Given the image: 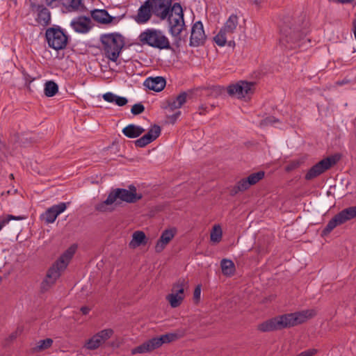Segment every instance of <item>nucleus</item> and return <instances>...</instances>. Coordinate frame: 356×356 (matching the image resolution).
Segmentation results:
<instances>
[{"mask_svg":"<svg viewBox=\"0 0 356 356\" xmlns=\"http://www.w3.org/2000/svg\"><path fill=\"white\" fill-rule=\"evenodd\" d=\"M307 25L305 13L285 15L280 24V43L286 49H296L307 41L310 42V40L305 39Z\"/></svg>","mask_w":356,"mask_h":356,"instance_id":"1","label":"nucleus"},{"mask_svg":"<svg viewBox=\"0 0 356 356\" xmlns=\"http://www.w3.org/2000/svg\"><path fill=\"white\" fill-rule=\"evenodd\" d=\"M314 315V310H303L280 315L258 324L257 330L261 332H269L294 327L305 322Z\"/></svg>","mask_w":356,"mask_h":356,"instance_id":"2","label":"nucleus"},{"mask_svg":"<svg viewBox=\"0 0 356 356\" xmlns=\"http://www.w3.org/2000/svg\"><path fill=\"white\" fill-rule=\"evenodd\" d=\"M77 246L74 244L67 248L48 270L46 277L41 283V291H47L60 277L74 256Z\"/></svg>","mask_w":356,"mask_h":356,"instance_id":"3","label":"nucleus"},{"mask_svg":"<svg viewBox=\"0 0 356 356\" xmlns=\"http://www.w3.org/2000/svg\"><path fill=\"white\" fill-rule=\"evenodd\" d=\"M184 330H177L175 332L166 333L160 337H154L143 343L141 345L131 350L133 355L138 353H149L156 348H159L164 343H168L175 341L185 336Z\"/></svg>","mask_w":356,"mask_h":356,"instance_id":"4","label":"nucleus"},{"mask_svg":"<svg viewBox=\"0 0 356 356\" xmlns=\"http://www.w3.org/2000/svg\"><path fill=\"white\" fill-rule=\"evenodd\" d=\"M101 42L106 56L115 62L124 45L123 36L116 33L104 34L101 36Z\"/></svg>","mask_w":356,"mask_h":356,"instance_id":"5","label":"nucleus"},{"mask_svg":"<svg viewBox=\"0 0 356 356\" xmlns=\"http://www.w3.org/2000/svg\"><path fill=\"white\" fill-rule=\"evenodd\" d=\"M167 18L169 32L173 37L176 38V44L179 46L178 43L181 40L180 33L185 27L183 9L179 3H175L172 5L171 13H169Z\"/></svg>","mask_w":356,"mask_h":356,"instance_id":"6","label":"nucleus"},{"mask_svg":"<svg viewBox=\"0 0 356 356\" xmlns=\"http://www.w3.org/2000/svg\"><path fill=\"white\" fill-rule=\"evenodd\" d=\"M139 40L143 44H147L159 49H170L168 38L159 30L147 29L139 35Z\"/></svg>","mask_w":356,"mask_h":356,"instance_id":"7","label":"nucleus"},{"mask_svg":"<svg viewBox=\"0 0 356 356\" xmlns=\"http://www.w3.org/2000/svg\"><path fill=\"white\" fill-rule=\"evenodd\" d=\"M356 217V206L350 207L335 215L322 232L323 236L329 234L337 226L343 224Z\"/></svg>","mask_w":356,"mask_h":356,"instance_id":"8","label":"nucleus"},{"mask_svg":"<svg viewBox=\"0 0 356 356\" xmlns=\"http://www.w3.org/2000/svg\"><path fill=\"white\" fill-rule=\"evenodd\" d=\"M238 24V17L236 15L232 14L225 22L219 33L214 37L215 42L220 47L225 45L229 36L232 35Z\"/></svg>","mask_w":356,"mask_h":356,"instance_id":"9","label":"nucleus"},{"mask_svg":"<svg viewBox=\"0 0 356 356\" xmlns=\"http://www.w3.org/2000/svg\"><path fill=\"white\" fill-rule=\"evenodd\" d=\"M48 44L55 50L63 49L67 43V36L60 28H49L45 33Z\"/></svg>","mask_w":356,"mask_h":356,"instance_id":"10","label":"nucleus"},{"mask_svg":"<svg viewBox=\"0 0 356 356\" xmlns=\"http://www.w3.org/2000/svg\"><path fill=\"white\" fill-rule=\"evenodd\" d=\"M110 193L115 202L120 200L127 203H135L143 197L141 194L137 193L136 188L133 185L129 186V190L115 188L113 189Z\"/></svg>","mask_w":356,"mask_h":356,"instance_id":"11","label":"nucleus"},{"mask_svg":"<svg viewBox=\"0 0 356 356\" xmlns=\"http://www.w3.org/2000/svg\"><path fill=\"white\" fill-rule=\"evenodd\" d=\"M337 161L336 156L327 157L312 166L305 175L307 180H311L330 168Z\"/></svg>","mask_w":356,"mask_h":356,"instance_id":"12","label":"nucleus"},{"mask_svg":"<svg viewBox=\"0 0 356 356\" xmlns=\"http://www.w3.org/2000/svg\"><path fill=\"white\" fill-rule=\"evenodd\" d=\"M113 333V330L111 328L102 330L87 340L84 348L90 350H96L109 339Z\"/></svg>","mask_w":356,"mask_h":356,"instance_id":"13","label":"nucleus"},{"mask_svg":"<svg viewBox=\"0 0 356 356\" xmlns=\"http://www.w3.org/2000/svg\"><path fill=\"white\" fill-rule=\"evenodd\" d=\"M153 14L161 20L167 18L172 8V0H150Z\"/></svg>","mask_w":356,"mask_h":356,"instance_id":"14","label":"nucleus"},{"mask_svg":"<svg viewBox=\"0 0 356 356\" xmlns=\"http://www.w3.org/2000/svg\"><path fill=\"white\" fill-rule=\"evenodd\" d=\"M253 87V83L241 81L236 84L230 85L227 88V92L229 95H234L238 98H243L252 93Z\"/></svg>","mask_w":356,"mask_h":356,"instance_id":"15","label":"nucleus"},{"mask_svg":"<svg viewBox=\"0 0 356 356\" xmlns=\"http://www.w3.org/2000/svg\"><path fill=\"white\" fill-rule=\"evenodd\" d=\"M206 38L202 23L200 21L196 22L192 26L190 45L192 47L202 45Z\"/></svg>","mask_w":356,"mask_h":356,"instance_id":"16","label":"nucleus"},{"mask_svg":"<svg viewBox=\"0 0 356 356\" xmlns=\"http://www.w3.org/2000/svg\"><path fill=\"white\" fill-rule=\"evenodd\" d=\"M30 6L32 12L38 13L36 21L40 25L46 26L50 24L51 13L47 8L43 5L36 4L35 3H31Z\"/></svg>","mask_w":356,"mask_h":356,"instance_id":"17","label":"nucleus"},{"mask_svg":"<svg viewBox=\"0 0 356 356\" xmlns=\"http://www.w3.org/2000/svg\"><path fill=\"white\" fill-rule=\"evenodd\" d=\"M70 26L74 31L80 33H86L92 28V21L89 17L79 16L74 18L70 23Z\"/></svg>","mask_w":356,"mask_h":356,"instance_id":"18","label":"nucleus"},{"mask_svg":"<svg viewBox=\"0 0 356 356\" xmlns=\"http://www.w3.org/2000/svg\"><path fill=\"white\" fill-rule=\"evenodd\" d=\"M177 233V229L175 227H171L170 229H165L154 247L156 252H161L166 247V245L171 241L175 237Z\"/></svg>","mask_w":356,"mask_h":356,"instance_id":"19","label":"nucleus"},{"mask_svg":"<svg viewBox=\"0 0 356 356\" xmlns=\"http://www.w3.org/2000/svg\"><path fill=\"white\" fill-rule=\"evenodd\" d=\"M65 202H60L58 204L53 205L42 214V218L47 223H53L58 215L65 211L67 208Z\"/></svg>","mask_w":356,"mask_h":356,"instance_id":"20","label":"nucleus"},{"mask_svg":"<svg viewBox=\"0 0 356 356\" xmlns=\"http://www.w3.org/2000/svg\"><path fill=\"white\" fill-rule=\"evenodd\" d=\"M152 6L150 0H147L138 9L137 15L134 17L135 21L138 24H144L149 20L152 16Z\"/></svg>","mask_w":356,"mask_h":356,"instance_id":"21","label":"nucleus"},{"mask_svg":"<svg viewBox=\"0 0 356 356\" xmlns=\"http://www.w3.org/2000/svg\"><path fill=\"white\" fill-rule=\"evenodd\" d=\"M165 79L162 76L149 77L145 81L144 86L149 90L160 92L165 88Z\"/></svg>","mask_w":356,"mask_h":356,"instance_id":"22","label":"nucleus"},{"mask_svg":"<svg viewBox=\"0 0 356 356\" xmlns=\"http://www.w3.org/2000/svg\"><path fill=\"white\" fill-rule=\"evenodd\" d=\"M91 17L97 22L101 24H108L114 19L105 10H95L91 12Z\"/></svg>","mask_w":356,"mask_h":356,"instance_id":"23","label":"nucleus"},{"mask_svg":"<svg viewBox=\"0 0 356 356\" xmlns=\"http://www.w3.org/2000/svg\"><path fill=\"white\" fill-rule=\"evenodd\" d=\"M147 239L143 231H136L133 233L132 239L129 243L130 248L135 249L141 245H145Z\"/></svg>","mask_w":356,"mask_h":356,"instance_id":"24","label":"nucleus"},{"mask_svg":"<svg viewBox=\"0 0 356 356\" xmlns=\"http://www.w3.org/2000/svg\"><path fill=\"white\" fill-rule=\"evenodd\" d=\"M188 97V92H181L175 98H172L168 100V108L171 111L181 108L184 104V103H186Z\"/></svg>","mask_w":356,"mask_h":356,"instance_id":"25","label":"nucleus"},{"mask_svg":"<svg viewBox=\"0 0 356 356\" xmlns=\"http://www.w3.org/2000/svg\"><path fill=\"white\" fill-rule=\"evenodd\" d=\"M145 129L140 126L129 124L122 129V133L129 138H135L140 136Z\"/></svg>","mask_w":356,"mask_h":356,"instance_id":"26","label":"nucleus"},{"mask_svg":"<svg viewBox=\"0 0 356 356\" xmlns=\"http://www.w3.org/2000/svg\"><path fill=\"white\" fill-rule=\"evenodd\" d=\"M115 202L113 200V196L111 195V193H109L106 200L97 204L95 207V209L96 211L101 213L111 211L113 209H112L111 206Z\"/></svg>","mask_w":356,"mask_h":356,"instance_id":"27","label":"nucleus"},{"mask_svg":"<svg viewBox=\"0 0 356 356\" xmlns=\"http://www.w3.org/2000/svg\"><path fill=\"white\" fill-rule=\"evenodd\" d=\"M103 99L110 103L115 102L119 106H123L128 102L126 97L118 96L112 92H106L103 95Z\"/></svg>","mask_w":356,"mask_h":356,"instance_id":"28","label":"nucleus"},{"mask_svg":"<svg viewBox=\"0 0 356 356\" xmlns=\"http://www.w3.org/2000/svg\"><path fill=\"white\" fill-rule=\"evenodd\" d=\"M222 273L226 276H232L235 272V265L230 259H223L220 261Z\"/></svg>","mask_w":356,"mask_h":356,"instance_id":"29","label":"nucleus"},{"mask_svg":"<svg viewBox=\"0 0 356 356\" xmlns=\"http://www.w3.org/2000/svg\"><path fill=\"white\" fill-rule=\"evenodd\" d=\"M251 186L250 184L248 182V179L244 178L238 181L235 186L231 191L232 195H235L238 192L245 191Z\"/></svg>","mask_w":356,"mask_h":356,"instance_id":"30","label":"nucleus"},{"mask_svg":"<svg viewBox=\"0 0 356 356\" xmlns=\"http://www.w3.org/2000/svg\"><path fill=\"white\" fill-rule=\"evenodd\" d=\"M58 91V85L53 81H47L44 85V95L47 97H53Z\"/></svg>","mask_w":356,"mask_h":356,"instance_id":"31","label":"nucleus"},{"mask_svg":"<svg viewBox=\"0 0 356 356\" xmlns=\"http://www.w3.org/2000/svg\"><path fill=\"white\" fill-rule=\"evenodd\" d=\"M63 4L68 8L69 11L78 10L83 6L82 0H62Z\"/></svg>","mask_w":356,"mask_h":356,"instance_id":"32","label":"nucleus"},{"mask_svg":"<svg viewBox=\"0 0 356 356\" xmlns=\"http://www.w3.org/2000/svg\"><path fill=\"white\" fill-rule=\"evenodd\" d=\"M166 300L169 302L172 307L175 308L181 304L184 298L177 294L171 293L166 296Z\"/></svg>","mask_w":356,"mask_h":356,"instance_id":"33","label":"nucleus"},{"mask_svg":"<svg viewBox=\"0 0 356 356\" xmlns=\"http://www.w3.org/2000/svg\"><path fill=\"white\" fill-rule=\"evenodd\" d=\"M53 343L51 339L47 338L45 339L40 340L35 347L33 348L34 351H42L49 348Z\"/></svg>","mask_w":356,"mask_h":356,"instance_id":"34","label":"nucleus"},{"mask_svg":"<svg viewBox=\"0 0 356 356\" xmlns=\"http://www.w3.org/2000/svg\"><path fill=\"white\" fill-rule=\"evenodd\" d=\"M211 241L218 243L222 238V229L220 225H214L210 235Z\"/></svg>","mask_w":356,"mask_h":356,"instance_id":"35","label":"nucleus"},{"mask_svg":"<svg viewBox=\"0 0 356 356\" xmlns=\"http://www.w3.org/2000/svg\"><path fill=\"white\" fill-rule=\"evenodd\" d=\"M264 171L252 173L247 177L248 182L250 184L251 186L254 185L264 177Z\"/></svg>","mask_w":356,"mask_h":356,"instance_id":"36","label":"nucleus"},{"mask_svg":"<svg viewBox=\"0 0 356 356\" xmlns=\"http://www.w3.org/2000/svg\"><path fill=\"white\" fill-rule=\"evenodd\" d=\"M161 134V127L156 124H154L145 135L150 136L151 141L156 140Z\"/></svg>","mask_w":356,"mask_h":356,"instance_id":"37","label":"nucleus"},{"mask_svg":"<svg viewBox=\"0 0 356 356\" xmlns=\"http://www.w3.org/2000/svg\"><path fill=\"white\" fill-rule=\"evenodd\" d=\"M150 138V136L145 134L139 139L135 140V145L138 147H144L152 142L151 141Z\"/></svg>","mask_w":356,"mask_h":356,"instance_id":"38","label":"nucleus"},{"mask_svg":"<svg viewBox=\"0 0 356 356\" xmlns=\"http://www.w3.org/2000/svg\"><path fill=\"white\" fill-rule=\"evenodd\" d=\"M144 111L145 106L141 103L134 104L131 109V113L135 115L143 113Z\"/></svg>","mask_w":356,"mask_h":356,"instance_id":"39","label":"nucleus"},{"mask_svg":"<svg viewBox=\"0 0 356 356\" xmlns=\"http://www.w3.org/2000/svg\"><path fill=\"white\" fill-rule=\"evenodd\" d=\"M277 122H279V120L277 118H276L273 116H268L261 121L260 126L265 127V126L273 124Z\"/></svg>","mask_w":356,"mask_h":356,"instance_id":"40","label":"nucleus"},{"mask_svg":"<svg viewBox=\"0 0 356 356\" xmlns=\"http://www.w3.org/2000/svg\"><path fill=\"white\" fill-rule=\"evenodd\" d=\"M186 284V282L184 279H179L172 285V289H177V290L180 289H184V286Z\"/></svg>","mask_w":356,"mask_h":356,"instance_id":"41","label":"nucleus"},{"mask_svg":"<svg viewBox=\"0 0 356 356\" xmlns=\"http://www.w3.org/2000/svg\"><path fill=\"white\" fill-rule=\"evenodd\" d=\"M317 353V350L314 348L308 349L301 352L296 356H314Z\"/></svg>","mask_w":356,"mask_h":356,"instance_id":"42","label":"nucleus"},{"mask_svg":"<svg viewBox=\"0 0 356 356\" xmlns=\"http://www.w3.org/2000/svg\"><path fill=\"white\" fill-rule=\"evenodd\" d=\"M200 294H201V286L200 285H197L195 290H194V293H193V298L195 300V301L197 302L199 301L200 298Z\"/></svg>","mask_w":356,"mask_h":356,"instance_id":"43","label":"nucleus"},{"mask_svg":"<svg viewBox=\"0 0 356 356\" xmlns=\"http://www.w3.org/2000/svg\"><path fill=\"white\" fill-rule=\"evenodd\" d=\"M180 115H181V111H177L175 114L170 115L168 117V119L172 124H174L176 122V120H177V118L180 116Z\"/></svg>","mask_w":356,"mask_h":356,"instance_id":"44","label":"nucleus"},{"mask_svg":"<svg viewBox=\"0 0 356 356\" xmlns=\"http://www.w3.org/2000/svg\"><path fill=\"white\" fill-rule=\"evenodd\" d=\"M213 106H207L205 105H201L200 107H199V113L200 115H204L207 112H208L209 108H212Z\"/></svg>","mask_w":356,"mask_h":356,"instance_id":"45","label":"nucleus"},{"mask_svg":"<svg viewBox=\"0 0 356 356\" xmlns=\"http://www.w3.org/2000/svg\"><path fill=\"white\" fill-rule=\"evenodd\" d=\"M184 289H172V293L174 294H177L181 297H183L184 298Z\"/></svg>","mask_w":356,"mask_h":356,"instance_id":"46","label":"nucleus"},{"mask_svg":"<svg viewBox=\"0 0 356 356\" xmlns=\"http://www.w3.org/2000/svg\"><path fill=\"white\" fill-rule=\"evenodd\" d=\"M334 2L342 4H348L353 3L355 0H332Z\"/></svg>","mask_w":356,"mask_h":356,"instance_id":"47","label":"nucleus"},{"mask_svg":"<svg viewBox=\"0 0 356 356\" xmlns=\"http://www.w3.org/2000/svg\"><path fill=\"white\" fill-rule=\"evenodd\" d=\"M249 3L256 6H259L262 0H248Z\"/></svg>","mask_w":356,"mask_h":356,"instance_id":"48","label":"nucleus"},{"mask_svg":"<svg viewBox=\"0 0 356 356\" xmlns=\"http://www.w3.org/2000/svg\"><path fill=\"white\" fill-rule=\"evenodd\" d=\"M90 309L88 307H82L81 308V312H82L83 314L84 315H86L88 314V312H90Z\"/></svg>","mask_w":356,"mask_h":356,"instance_id":"49","label":"nucleus"},{"mask_svg":"<svg viewBox=\"0 0 356 356\" xmlns=\"http://www.w3.org/2000/svg\"><path fill=\"white\" fill-rule=\"evenodd\" d=\"M16 337H17V334L16 333H12L9 336V338L10 339V340H13V339H16Z\"/></svg>","mask_w":356,"mask_h":356,"instance_id":"50","label":"nucleus"},{"mask_svg":"<svg viewBox=\"0 0 356 356\" xmlns=\"http://www.w3.org/2000/svg\"><path fill=\"white\" fill-rule=\"evenodd\" d=\"M298 165V163H294V164H291V166H289L287 168L289 170V169H291V168H294L297 167Z\"/></svg>","mask_w":356,"mask_h":356,"instance_id":"51","label":"nucleus"},{"mask_svg":"<svg viewBox=\"0 0 356 356\" xmlns=\"http://www.w3.org/2000/svg\"><path fill=\"white\" fill-rule=\"evenodd\" d=\"M10 178H12V179H13V174H10Z\"/></svg>","mask_w":356,"mask_h":356,"instance_id":"52","label":"nucleus"},{"mask_svg":"<svg viewBox=\"0 0 356 356\" xmlns=\"http://www.w3.org/2000/svg\"><path fill=\"white\" fill-rule=\"evenodd\" d=\"M231 43H232V41H229V46L231 45Z\"/></svg>","mask_w":356,"mask_h":356,"instance_id":"53","label":"nucleus"}]
</instances>
